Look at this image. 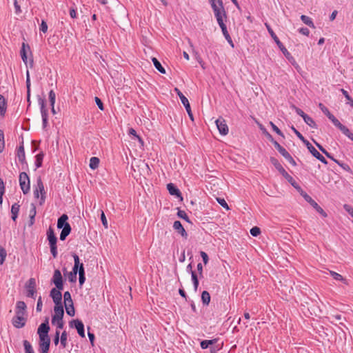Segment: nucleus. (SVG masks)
I'll return each instance as SVG.
<instances>
[{"mask_svg":"<svg viewBox=\"0 0 353 353\" xmlns=\"http://www.w3.org/2000/svg\"><path fill=\"white\" fill-rule=\"evenodd\" d=\"M65 307L66 313L69 316H74L75 310H74V307L73 305V302H71L69 304H65Z\"/></svg>","mask_w":353,"mask_h":353,"instance_id":"obj_34","label":"nucleus"},{"mask_svg":"<svg viewBox=\"0 0 353 353\" xmlns=\"http://www.w3.org/2000/svg\"><path fill=\"white\" fill-rule=\"evenodd\" d=\"M175 92L177 94L179 97L181 99V103H183V105L185 106V110L188 114L189 117L192 121L194 120L193 114L191 111L190 105L188 101V99L183 94V93L177 88H174Z\"/></svg>","mask_w":353,"mask_h":353,"instance_id":"obj_7","label":"nucleus"},{"mask_svg":"<svg viewBox=\"0 0 353 353\" xmlns=\"http://www.w3.org/2000/svg\"><path fill=\"white\" fill-rule=\"evenodd\" d=\"M177 215L181 219L185 220L187 222H190L189 218L184 210H179L177 212Z\"/></svg>","mask_w":353,"mask_h":353,"instance_id":"obj_53","label":"nucleus"},{"mask_svg":"<svg viewBox=\"0 0 353 353\" xmlns=\"http://www.w3.org/2000/svg\"><path fill=\"white\" fill-rule=\"evenodd\" d=\"M36 281L34 278L30 279L26 284L27 296L34 299L36 294Z\"/></svg>","mask_w":353,"mask_h":353,"instance_id":"obj_9","label":"nucleus"},{"mask_svg":"<svg viewBox=\"0 0 353 353\" xmlns=\"http://www.w3.org/2000/svg\"><path fill=\"white\" fill-rule=\"evenodd\" d=\"M61 290L57 288H53L50 291V296L52 297L55 305H62V294L61 292Z\"/></svg>","mask_w":353,"mask_h":353,"instance_id":"obj_15","label":"nucleus"},{"mask_svg":"<svg viewBox=\"0 0 353 353\" xmlns=\"http://www.w3.org/2000/svg\"><path fill=\"white\" fill-rule=\"evenodd\" d=\"M275 148L279 152V153L284 157L286 156L289 152L283 148L282 147L277 141H274L273 142Z\"/></svg>","mask_w":353,"mask_h":353,"instance_id":"obj_32","label":"nucleus"},{"mask_svg":"<svg viewBox=\"0 0 353 353\" xmlns=\"http://www.w3.org/2000/svg\"><path fill=\"white\" fill-rule=\"evenodd\" d=\"M220 28L221 29V31H222V33L224 36V37L225 38V39L228 41V42L229 43H230L232 45V46L233 47L234 45H233V43H232V40L230 36V34L227 30V27H226V25L224 24V25H222V26H220Z\"/></svg>","mask_w":353,"mask_h":353,"instance_id":"obj_26","label":"nucleus"},{"mask_svg":"<svg viewBox=\"0 0 353 353\" xmlns=\"http://www.w3.org/2000/svg\"><path fill=\"white\" fill-rule=\"evenodd\" d=\"M209 2L211 5V7L213 10L214 14L219 13L223 11H225L223 4L221 0H209Z\"/></svg>","mask_w":353,"mask_h":353,"instance_id":"obj_17","label":"nucleus"},{"mask_svg":"<svg viewBox=\"0 0 353 353\" xmlns=\"http://www.w3.org/2000/svg\"><path fill=\"white\" fill-rule=\"evenodd\" d=\"M40 30L43 33H46L48 30V25L45 21H42L40 25Z\"/></svg>","mask_w":353,"mask_h":353,"instance_id":"obj_63","label":"nucleus"},{"mask_svg":"<svg viewBox=\"0 0 353 353\" xmlns=\"http://www.w3.org/2000/svg\"><path fill=\"white\" fill-rule=\"evenodd\" d=\"M19 185L23 194H26L30 191V179L26 172L19 174Z\"/></svg>","mask_w":353,"mask_h":353,"instance_id":"obj_6","label":"nucleus"},{"mask_svg":"<svg viewBox=\"0 0 353 353\" xmlns=\"http://www.w3.org/2000/svg\"><path fill=\"white\" fill-rule=\"evenodd\" d=\"M341 91L342 94L344 95V97H345V99L348 101L347 103L352 107H353V99L351 98V97L350 96L348 92L345 90H344V89H341Z\"/></svg>","mask_w":353,"mask_h":353,"instance_id":"obj_47","label":"nucleus"},{"mask_svg":"<svg viewBox=\"0 0 353 353\" xmlns=\"http://www.w3.org/2000/svg\"><path fill=\"white\" fill-rule=\"evenodd\" d=\"M6 101L3 95L0 94V115L4 116L6 111Z\"/></svg>","mask_w":353,"mask_h":353,"instance_id":"obj_27","label":"nucleus"},{"mask_svg":"<svg viewBox=\"0 0 353 353\" xmlns=\"http://www.w3.org/2000/svg\"><path fill=\"white\" fill-rule=\"evenodd\" d=\"M26 305L23 301H18L16 305V312H20L21 314H25Z\"/></svg>","mask_w":353,"mask_h":353,"instance_id":"obj_33","label":"nucleus"},{"mask_svg":"<svg viewBox=\"0 0 353 353\" xmlns=\"http://www.w3.org/2000/svg\"><path fill=\"white\" fill-rule=\"evenodd\" d=\"M291 129L293 130L295 134L299 138V139L301 140L305 144L308 141L294 126H292Z\"/></svg>","mask_w":353,"mask_h":353,"instance_id":"obj_50","label":"nucleus"},{"mask_svg":"<svg viewBox=\"0 0 353 353\" xmlns=\"http://www.w3.org/2000/svg\"><path fill=\"white\" fill-rule=\"evenodd\" d=\"M265 26L271 37L274 39V41H275L279 49L281 50L283 54L285 55V57L288 59H292L290 53L288 51V50L284 47L283 43L280 41V40L279 39L273 30L271 28L270 26L268 23H265Z\"/></svg>","mask_w":353,"mask_h":353,"instance_id":"obj_3","label":"nucleus"},{"mask_svg":"<svg viewBox=\"0 0 353 353\" xmlns=\"http://www.w3.org/2000/svg\"><path fill=\"white\" fill-rule=\"evenodd\" d=\"M79 284L80 285H82L85 281L83 264H81V265H80V269L79 270Z\"/></svg>","mask_w":353,"mask_h":353,"instance_id":"obj_31","label":"nucleus"},{"mask_svg":"<svg viewBox=\"0 0 353 353\" xmlns=\"http://www.w3.org/2000/svg\"><path fill=\"white\" fill-rule=\"evenodd\" d=\"M174 229L177 231L183 237L186 238L188 234L179 221H175L173 223Z\"/></svg>","mask_w":353,"mask_h":353,"instance_id":"obj_19","label":"nucleus"},{"mask_svg":"<svg viewBox=\"0 0 353 353\" xmlns=\"http://www.w3.org/2000/svg\"><path fill=\"white\" fill-rule=\"evenodd\" d=\"M20 205L18 203H14L11 208L12 219L15 221L19 212Z\"/></svg>","mask_w":353,"mask_h":353,"instance_id":"obj_28","label":"nucleus"},{"mask_svg":"<svg viewBox=\"0 0 353 353\" xmlns=\"http://www.w3.org/2000/svg\"><path fill=\"white\" fill-rule=\"evenodd\" d=\"M26 322L25 314H21L20 312H16V315L12 320V325L17 328H21L25 325Z\"/></svg>","mask_w":353,"mask_h":353,"instance_id":"obj_8","label":"nucleus"},{"mask_svg":"<svg viewBox=\"0 0 353 353\" xmlns=\"http://www.w3.org/2000/svg\"><path fill=\"white\" fill-rule=\"evenodd\" d=\"M301 19L307 26H310V28H315V26L310 17L303 14L301 16Z\"/></svg>","mask_w":353,"mask_h":353,"instance_id":"obj_30","label":"nucleus"},{"mask_svg":"<svg viewBox=\"0 0 353 353\" xmlns=\"http://www.w3.org/2000/svg\"><path fill=\"white\" fill-rule=\"evenodd\" d=\"M216 201L223 208H224L227 210H228L230 209L228 203H226V201H225L224 199L216 198Z\"/></svg>","mask_w":353,"mask_h":353,"instance_id":"obj_55","label":"nucleus"},{"mask_svg":"<svg viewBox=\"0 0 353 353\" xmlns=\"http://www.w3.org/2000/svg\"><path fill=\"white\" fill-rule=\"evenodd\" d=\"M216 340H204L201 342V347L203 349H206L209 347V345L215 343Z\"/></svg>","mask_w":353,"mask_h":353,"instance_id":"obj_42","label":"nucleus"},{"mask_svg":"<svg viewBox=\"0 0 353 353\" xmlns=\"http://www.w3.org/2000/svg\"><path fill=\"white\" fill-rule=\"evenodd\" d=\"M47 236L49 245L57 244V239L52 228H49L48 230L47 231Z\"/></svg>","mask_w":353,"mask_h":353,"instance_id":"obj_21","label":"nucleus"},{"mask_svg":"<svg viewBox=\"0 0 353 353\" xmlns=\"http://www.w3.org/2000/svg\"><path fill=\"white\" fill-rule=\"evenodd\" d=\"M5 192L4 183L2 179L0 178V204L3 202V195Z\"/></svg>","mask_w":353,"mask_h":353,"instance_id":"obj_49","label":"nucleus"},{"mask_svg":"<svg viewBox=\"0 0 353 353\" xmlns=\"http://www.w3.org/2000/svg\"><path fill=\"white\" fill-rule=\"evenodd\" d=\"M43 156V153H39L36 156L35 165L37 168L41 166Z\"/></svg>","mask_w":353,"mask_h":353,"instance_id":"obj_45","label":"nucleus"},{"mask_svg":"<svg viewBox=\"0 0 353 353\" xmlns=\"http://www.w3.org/2000/svg\"><path fill=\"white\" fill-rule=\"evenodd\" d=\"M70 325L77 329L80 336L85 337L84 325L81 321L79 319L72 320L70 321Z\"/></svg>","mask_w":353,"mask_h":353,"instance_id":"obj_14","label":"nucleus"},{"mask_svg":"<svg viewBox=\"0 0 353 353\" xmlns=\"http://www.w3.org/2000/svg\"><path fill=\"white\" fill-rule=\"evenodd\" d=\"M52 281L54 283L57 289L63 290V278L61 273L59 270H54Z\"/></svg>","mask_w":353,"mask_h":353,"instance_id":"obj_13","label":"nucleus"},{"mask_svg":"<svg viewBox=\"0 0 353 353\" xmlns=\"http://www.w3.org/2000/svg\"><path fill=\"white\" fill-rule=\"evenodd\" d=\"M17 156L19 158V161L23 163L25 160V151L23 145L19 147L17 150Z\"/></svg>","mask_w":353,"mask_h":353,"instance_id":"obj_36","label":"nucleus"},{"mask_svg":"<svg viewBox=\"0 0 353 353\" xmlns=\"http://www.w3.org/2000/svg\"><path fill=\"white\" fill-rule=\"evenodd\" d=\"M50 339L49 336L39 337V349L41 353H48L50 347Z\"/></svg>","mask_w":353,"mask_h":353,"instance_id":"obj_11","label":"nucleus"},{"mask_svg":"<svg viewBox=\"0 0 353 353\" xmlns=\"http://www.w3.org/2000/svg\"><path fill=\"white\" fill-rule=\"evenodd\" d=\"M33 194L34 198L39 199V205H42L46 201V192L41 178L37 179V185L34 187Z\"/></svg>","mask_w":353,"mask_h":353,"instance_id":"obj_2","label":"nucleus"},{"mask_svg":"<svg viewBox=\"0 0 353 353\" xmlns=\"http://www.w3.org/2000/svg\"><path fill=\"white\" fill-rule=\"evenodd\" d=\"M330 274L334 279L345 283V279L340 274L334 271H330Z\"/></svg>","mask_w":353,"mask_h":353,"instance_id":"obj_41","label":"nucleus"},{"mask_svg":"<svg viewBox=\"0 0 353 353\" xmlns=\"http://www.w3.org/2000/svg\"><path fill=\"white\" fill-rule=\"evenodd\" d=\"M216 125L219 130V133L221 135H226L228 133V127L226 124L225 119L222 117H219L215 121Z\"/></svg>","mask_w":353,"mask_h":353,"instance_id":"obj_10","label":"nucleus"},{"mask_svg":"<svg viewBox=\"0 0 353 353\" xmlns=\"http://www.w3.org/2000/svg\"><path fill=\"white\" fill-rule=\"evenodd\" d=\"M50 330V326L48 325V319H46L45 322L42 323L39 328H38V331H37V333L39 336V337L41 336H49L48 333Z\"/></svg>","mask_w":353,"mask_h":353,"instance_id":"obj_18","label":"nucleus"},{"mask_svg":"<svg viewBox=\"0 0 353 353\" xmlns=\"http://www.w3.org/2000/svg\"><path fill=\"white\" fill-rule=\"evenodd\" d=\"M319 108L321 110V111L328 117H331L332 114L330 113L327 108H326L323 103H320L319 104Z\"/></svg>","mask_w":353,"mask_h":353,"instance_id":"obj_48","label":"nucleus"},{"mask_svg":"<svg viewBox=\"0 0 353 353\" xmlns=\"http://www.w3.org/2000/svg\"><path fill=\"white\" fill-rule=\"evenodd\" d=\"M26 86L28 89V101H30V74L28 70L26 72Z\"/></svg>","mask_w":353,"mask_h":353,"instance_id":"obj_52","label":"nucleus"},{"mask_svg":"<svg viewBox=\"0 0 353 353\" xmlns=\"http://www.w3.org/2000/svg\"><path fill=\"white\" fill-rule=\"evenodd\" d=\"M167 189L171 195H174L182 199L180 190L173 183H168L167 185Z\"/></svg>","mask_w":353,"mask_h":353,"instance_id":"obj_20","label":"nucleus"},{"mask_svg":"<svg viewBox=\"0 0 353 353\" xmlns=\"http://www.w3.org/2000/svg\"><path fill=\"white\" fill-rule=\"evenodd\" d=\"M270 125L272 126V130L279 135H281L282 137H283V133L281 132V131L278 128V127L274 125L272 122H270Z\"/></svg>","mask_w":353,"mask_h":353,"instance_id":"obj_62","label":"nucleus"},{"mask_svg":"<svg viewBox=\"0 0 353 353\" xmlns=\"http://www.w3.org/2000/svg\"><path fill=\"white\" fill-rule=\"evenodd\" d=\"M54 314L52 316V324H55L57 320H63V316L64 314L63 307L62 305H54Z\"/></svg>","mask_w":353,"mask_h":353,"instance_id":"obj_12","label":"nucleus"},{"mask_svg":"<svg viewBox=\"0 0 353 353\" xmlns=\"http://www.w3.org/2000/svg\"><path fill=\"white\" fill-rule=\"evenodd\" d=\"M315 145L318 147V148L324 153L327 157H330V154L323 148L322 145H321L319 143L314 141Z\"/></svg>","mask_w":353,"mask_h":353,"instance_id":"obj_61","label":"nucleus"},{"mask_svg":"<svg viewBox=\"0 0 353 353\" xmlns=\"http://www.w3.org/2000/svg\"><path fill=\"white\" fill-rule=\"evenodd\" d=\"M152 61L153 62L154 67L159 72H161V74H165V68L161 65V63L157 60V58L153 57L152 59Z\"/></svg>","mask_w":353,"mask_h":353,"instance_id":"obj_29","label":"nucleus"},{"mask_svg":"<svg viewBox=\"0 0 353 353\" xmlns=\"http://www.w3.org/2000/svg\"><path fill=\"white\" fill-rule=\"evenodd\" d=\"M71 232V227L69 223L65 225L60 234V240L64 241Z\"/></svg>","mask_w":353,"mask_h":353,"instance_id":"obj_24","label":"nucleus"},{"mask_svg":"<svg viewBox=\"0 0 353 353\" xmlns=\"http://www.w3.org/2000/svg\"><path fill=\"white\" fill-rule=\"evenodd\" d=\"M37 214L36 206L34 203L30 204V208L29 210V216H35Z\"/></svg>","mask_w":353,"mask_h":353,"instance_id":"obj_57","label":"nucleus"},{"mask_svg":"<svg viewBox=\"0 0 353 353\" xmlns=\"http://www.w3.org/2000/svg\"><path fill=\"white\" fill-rule=\"evenodd\" d=\"M68 219V216L66 214H62L58 219V221H57V228H59V229L64 228L65 225L68 223L67 222Z\"/></svg>","mask_w":353,"mask_h":353,"instance_id":"obj_25","label":"nucleus"},{"mask_svg":"<svg viewBox=\"0 0 353 353\" xmlns=\"http://www.w3.org/2000/svg\"><path fill=\"white\" fill-rule=\"evenodd\" d=\"M284 158L292 165L295 166L296 165L295 161L292 157V156L288 153L286 156L284 157Z\"/></svg>","mask_w":353,"mask_h":353,"instance_id":"obj_60","label":"nucleus"},{"mask_svg":"<svg viewBox=\"0 0 353 353\" xmlns=\"http://www.w3.org/2000/svg\"><path fill=\"white\" fill-rule=\"evenodd\" d=\"M38 101L40 105V110L42 118H48V110L46 108L45 100L42 98H39Z\"/></svg>","mask_w":353,"mask_h":353,"instance_id":"obj_22","label":"nucleus"},{"mask_svg":"<svg viewBox=\"0 0 353 353\" xmlns=\"http://www.w3.org/2000/svg\"><path fill=\"white\" fill-rule=\"evenodd\" d=\"M303 120L311 128H317V125H316V123L314 122V121L312 119V118L309 117L307 114L304 117Z\"/></svg>","mask_w":353,"mask_h":353,"instance_id":"obj_37","label":"nucleus"},{"mask_svg":"<svg viewBox=\"0 0 353 353\" xmlns=\"http://www.w3.org/2000/svg\"><path fill=\"white\" fill-rule=\"evenodd\" d=\"M68 279L70 282L74 283L77 281V274L71 272L68 274Z\"/></svg>","mask_w":353,"mask_h":353,"instance_id":"obj_59","label":"nucleus"},{"mask_svg":"<svg viewBox=\"0 0 353 353\" xmlns=\"http://www.w3.org/2000/svg\"><path fill=\"white\" fill-rule=\"evenodd\" d=\"M329 119L332 123L338 128L346 137L353 141V133L344 125L341 124V122L332 114L330 117Z\"/></svg>","mask_w":353,"mask_h":353,"instance_id":"obj_5","label":"nucleus"},{"mask_svg":"<svg viewBox=\"0 0 353 353\" xmlns=\"http://www.w3.org/2000/svg\"><path fill=\"white\" fill-rule=\"evenodd\" d=\"M26 353H34L31 344L28 341H23Z\"/></svg>","mask_w":353,"mask_h":353,"instance_id":"obj_44","label":"nucleus"},{"mask_svg":"<svg viewBox=\"0 0 353 353\" xmlns=\"http://www.w3.org/2000/svg\"><path fill=\"white\" fill-rule=\"evenodd\" d=\"M72 256L74 258V264L71 272L77 274V273H79V270L80 269V265H81L82 263H80L78 255L74 254Z\"/></svg>","mask_w":353,"mask_h":353,"instance_id":"obj_23","label":"nucleus"},{"mask_svg":"<svg viewBox=\"0 0 353 353\" xmlns=\"http://www.w3.org/2000/svg\"><path fill=\"white\" fill-rule=\"evenodd\" d=\"M298 190L301 193V195L305 199V200L308 202L320 214H321L323 217H326L327 216V213L323 210V208L320 207L318 203L312 199L310 196H309L301 188V190Z\"/></svg>","mask_w":353,"mask_h":353,"instance_id":"obj_4","label":"nucleus"},{"mask_svg":"<svg viewBox=\"0 0 353 353\" xmlns=\"http://www.w3.org/2000/svg\"><path fill=\"white\" fill-rule=\"evenodd\" d=\"M49 100L50 103L51 108H53L55 103L56 100V94L53 90H50L49 92Z\"/></svg>","mask_w":353,"mask_h":353,"instance_id":"obj_46","label":"nucleus"},{"mask_svg":"<svg viewBox=\"0 0 353 353\" xmlns=\"http://www.w3.org/2000/svg\"><path fill=\"white\" fill-rule=\"evenodd\" d=\"M67 339H68V334L65 331H63L61 333V337H60V342L61 345L63 348H65L67 345Z\"/></svg>","mask_w":353,"mask_h":353,"instance_id":"obj_40","label":"nucleus"},{"mask_svg":"<svg viewBox=\"0 0 353 353\" xmlns=\"http://www.w3.org/2000/svg\"><path fill=\"white\" fill-rule=\"evenodd\" d=\"M271 163L274 165L275 168L283 176V177L296 190H301V187L298 185L296 181L290 176L283 168L281 164L275 158H271Z\"/></svg>","mask_w":353,"mask_h":353,"instance_id":"obj_1","label":"nucleus"},{"mask_svg":"<svg viewBox=\"0 0 353 353\" xmlns=\"http://www.w3.org/2000/svg\"><path fill=\"white\" fill-rule=\"evenodd\" d=\"M99 164V159L97 157H92L90 159V168L92 170H95L98 168Z\"/></svg>","mask_w":353,"mask_h":353,"instance_id":"obj_38","label":"nucleus"},{"mask_svg":"<svg viewBox=\"0 0 353 353\" xmlns=\"http://www.w3.org/2000/svg\"><path fill=\"white\" fill-rule=\"evenodd\" d=\"M261 232V230H260V228H258V227H253L251 230H250V234L253 236H257Z\"/></svg>","mask_w":353,"mask_h":353,"instance_id":"obj_58","label":"nucleus"},{"mask_svg":"<svg viewBox=\"0 0 353 353\" xmlns=\"http://www.w3.org/2000/svg\"><path fill=\"white\" fill-rule=\"evenodd\" d=\"M50 252L52 254L54 258H56L57 256V244L50 245Z\"/></svg>","mask_w":353,"mask_h":353,"instance_id":"obj_56","label":"nucleus"},{"mask_svg":"<svg viewBox=\"0 0 353 353\" xmlns=\"http://www.w3.org/2000/svg\"><path fill=\"white\" fill-rule=\"evenodd\" d=\"M26 47L29 49V46H26L24 43H22V47L20 51L21 57L23 61L26 64L27 63V55H26Z\"/></svg>","mask_w":353,"mask_h":353,"instance_id":"obj_35","label":"nucleus"},{"mask_svg":"<svg viewBox=\"0 0 353 353\" xmlns=\"http://www.w3.org/2000/svg\"><path fill=\"white\" fill-rule=\"evenodd\" d=\"M305 145L314 157L325 164L327 163L326 159L312 145L309 141L305 143Z\"/></svg>","mask_w":353,"mask_h":353,"instance_id":"obj_16","label":"nucleus"},{"mask_svg":"<svg viewBox=\"0 0 353 353\" xmlns=\"http://www.w3.org/2000/svg\"><path fill=\"white\" fill-rule=\"evenodd\" d=\"M7 253L6 250L0 245V264H3L5 261Z\"/></svg>","mask_w":353,"mask_h":353,"instance_id":"obj_43","label":"nucleus"},{"mask_svg":"<svg viewBox=\"0 0 353 353\" xmlns=\"http://www.w3.org/2000/svg\"><path fill=\"white\" fill-rule=\"evenodd\" d=\"M343 208L345 210L353 217V208L347 204L344 205Z\"/></svg>","mask_w":353,"mask_h":353,"instance_id":"obj_64","label":"nucleus"},{"mask_svg":"<svg viewBox=\"0 0 353 353\" xmlns=\"http://www.w3.org/2000/svg\"><path fill=\"white\" fill-rule=\"evenodd\" d=\"M4 147V134L3 132L1 130H0V153L3 152Z\"/></svg>","mask_w":353,"mask_h":353,"instance_id":"obj_51","label":"nucleus"},{"mask_svg":"<svg viewBox=\"0 0 353 353\" xmlns=\"http://www.w3.org/2000/svg\"><path fill=\"white\" fill-rule=\"evenodd\" d=\"M201 300L203 304L208 305L210 301V295L207 291H203L201 294Z\"/></svg>","mask_w":353,"mask_h":353,"instance_id":"obj_39","label":"nucleus"},{"mask_svg":"<svg viewBox=\"0 0 353 353\" xmlns=\"http://www.w3.org/2000/svg\"><path fill=\"white\" fill-rule=\"evenodd\" d=\"M64 298V303L65 304H69L72 301V299L71 298V294L69 292H65L63 294Z\"/></svg>","mask_w":353,"mask_h":353,"instance_id":"obj_54","label":"nucleus"}]
</instances>
